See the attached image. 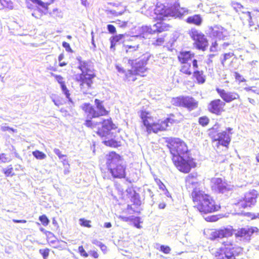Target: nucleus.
<instances>
[{
	"label": "nucleus",
	"instance_id": "nucleus-36",
	"mask_svg": "<svg viewBox=\"0 0 259 259\" xmlns=\"http://www.w3.org/2000/svg\"><path fill=\"white\" fill-rule=\"evenodd\" d=\"M209 119L206 116H202L199 118V123L203 126L207 125L209 123Z\"/></svg>",
	"mask_w": 259,
	"mask_h": 259
},
{
	"label": "nucleus",
	"instance_id": "nucleus-34",
	"mask_svg": "<svg viewBox=\"0 0 259 259\" xmlns=\"http://www.w3.org/2000/svg\"><path fill=\"white\" fill-rule=\"evenodd\" d=\"M61 90L63 94L65 95L66 97L68 99L70 102H72L71 99L70 98L69 91L67 89L65 84H63L60 85Z\"/></svg>",
	"mask_w": 259,
	"mask_h": 259
},
{
	"label": "nucleus",
	"instance_id": "nucleus-48",
	"mask_svg": "<svg viewBox=\"0 0 259 259\" xmlns=\"http://www.w3.org/2000/svg\"><path fill=\"white\" fill-rule=\"evenodd\" d=\"M218 44L215 41L212 43V45L210 48V51L212 52H215L218 51Z\"/></svg>",
	"mask_w": 259,
	"mask_h": 259
},
{
	"label": "nucleus",
	"instance_id": "nucleus-30",
	"mask_svg": "<svg viewBox=\"0 0 259 259\" xmlns=\"http://www.w3.org/2000/svg\"><path fill=\"white\" fill-rule=\"evenodd\" d=\"M191 67V65L189 63L184 64V65L182 66L180 71L187 75H191L192 72L190 70Z\"/></svg>",
	"mask_w": 259,
	"mask_h": 259
},
{
	"label": "nucleus",
	"instance_id": "nucleus-23",
	"mask_svg": "<svg viewBox=\"0 0 259 259\" xmlns=\"http://www.w3.org/2000/svg\"><path fill=\"white\" fill-rule=\"evenodd\" d=\"M231 6L232 8L235 10L237 12H242L244 15V17L248 21L249 25L250 26H252V21H251V16L250 13L248 11L244 12L243 10L244 8L239 3L232 2L231 3Z\"/></svg>",
	"mask_w": 259,
	"mask_h": 259
},
{
	"label": "nucleus",
	"instance_id": "nucleus-14",
	"mask_svg": "<svg viewBox=\"0 0 259 259\" xmlns=\"http://www.w3.org/2000/svg\"><path fill=\"white\" fill-rule=\"evenodd\" d=\"M198 210L202 212L209 213L218 211L220 208V206L216 205L215 202L212 199L211 197L209 196L202 203L198 205L197 206Z\"/></svg>",
	"mask_w": 259,
	"mask_h": 259
},
{
	"label": "nucleus",
	"instance_id": "nucleus-29",
	"mask_svg": "<svg viewBox=\"0 0 259 259\" xmlns=\"http://www.w3.org/2000/svg\"><path fill=\"white\" fill-rule=\"evenodd\" d=\"M196 174H190L186 178V182L187 183L193 184L196 183Z\"/></svg>",
	"mask_w": 259,
	"mask_h": 259
},
{
	"label": "nucleus",
	"instance_id": "nucleus-19",
	"mask_svg": "<svg viewBox=\"0 0 259 259\" xmlns=\"http://www.w3.org/2000/svg\"><path fill=\"white\" fill-rule=\"evenodd\" d=\"M191 196L194 203L197 204V206L206 199H208L210 196L205 194L204 192L201 190L199 188H195L191 193Z\"/></svg>",
	"mask_w": 259,
	"mask_h": 259
},
{
	"label": "nucleus",
	"instance_id": "nucleus-27",
	"mask_svg": "<svg viewBox=\"0 0 259 259\" xmlns=\"http://www.w3.org/2000/svg\"><path fill=\"white\" fill-rule=\"evenodd\" d=\"M194 76L196 79L198 83H203L205 81V77L203 74L202 71H195L194 72Z\"/></svg>",
	"mask_w": 259,
	"mask_h": 259
},
{
	"label": "nucleus",
	"instance_id": "nucleus-51",
	"mask_svg": "<svg viewBox=\"0 0 259 259\" xmlns=\"http://www.w3.org/2000/svg\"><path fill=\"white\" fill-rule=\"evenodd\" d=\"M55 77V79L58 81V82L61 85L64 84L65 82L63 80V78L60 75H54Z\"/></svg>",
	"mask_w": 259,
	"mask_h": 259
},
{
	"label": "nucleus",
	"instance_id": "nucleus-35",
	"mask_svg": "<svg viewBox=\"0 0 259 259\" xmlns=\"http://www.w3.org/2000/svg\"><path fill=\"white\" fill-rule=\"evenodd\" d=\"M131 222H133L134 224V226L138 229L141 228V226L140 225V218L138 217H135L133 215H132V219L131 220Z\"/></svg>",
	"mask_w": 259,
	"mask_h": 259
},
{
	"label": "nucleus",
	"instance_id": "nucleus-17",
	"mask_svg": "<svg viewBox=\"0 0 259 259\" xmlns=\"http://www.w3.org/2000/svg\"><path fill=\"white\" fill-rule=\"evenodd\" d=\"M216 91L221 98L227 103H230L235 100L240 99L239 95L235 92L227 91L219 88H217Z\"/></svg>",
	"mask_w": 259,
	"mask_h": 259
},
{
	"label": "nucleus",
	"instance_id": "nucleus-11",
	"mask_svg": "<svg viewBox=\"0 0 259 259\" xmlns=\"http://www.w3.org/2000/svg\"><path fill=\"white\" fill-rule=\"evenodd\" d=\"M171 102L175 106L185 107L190 111L196 109L198 105V101L190 96H180L174 98Z\"/></svg>",
	"mask_w": 259,
	"mask_h": 259
},
{
	"label": "nucleus",
	"instance_id": "nucleus-63",
	"mask_svg": "<svg viewBox=\"0 0 259 259\" xmlns=\"http://www.w3.org/2000/svg\"><path fill=\"white\" fill-rule=\"evenodd\" d=\"M111 226H112V225H111V224L110 223H109H109H105L104 224V227H105V228H109L111 227Z\"/></svg>",
	"mask_w": 259,
	"mask_h": 259
},
{
	"label": "nucleus",
	"instance_id": "nucleus-3",
	"mask_svg": "<svg viewBox=\"0 0 259 259\" xmlns=\"http://www.w3.org/2000/svg\"><path fill=\"white\" fill-rule=\"evenodd\" d=\"M77 60L79 61L78 68L81 71V73L76 75V80L79 83L82 92L87 94L93 84V79L95 77L93 65L91 62L81 61L80 58Z\"/></svg>",
	"mask_w": 259,
	"mask_h": 259
},
{
	"label": "nucleus",
	"instance_id": "nucleus-7",
	"mask_svg": "<svg viewBox=\"0 0 259 259\" xmlns=\"http://www.w3.org/2000/svg\"><path fill=\"white\" fill-rule=\"evenodd\" d=\"M170 27V26L169 25L165 24L162 21L156 23L152 27L147 25L138 27L135 29L136 34L132 36V37L147 38L153 33L168 30Z\"/></svg>",
	"mask_w": 259,
	"mask_h": 259
},
{
	"label": "nucleus",
	"instance_id": "nucleus-49",
	"mask_svg": "<svg viewBox=\"0 0 259 259\" xmlns=\"http://www.w3.org/2000/svg\"><path fill=\"white\" fill-rule=\"evenodd\" d=\"M160 250L164 253L168 254L170 252V248L168 246L161 245L160 246Z\"/></svg>",
	"mask_w": 259,
	"mask_h": 259
},
{
	"label": "nucleus",
	"instance_id": "nucleus-6",
	"mask_svg": "<svg viewBox=\"0 0 259 259\" xmlns=\"http://www.w3.org/2000/svg\"><path fill=\"white\" fill-rule=\"evenodd\" d=\"M188 10L185 8H181L179 2L174 3L171 8H166L164 5H160L156 6L154 10V13L156 15V18L160 20H165V18L176 15H183L187 14Z\"/></svg>",
	"mask_w": 259,
	"mask_h": 259
},
{
	"label": "nucleus",
	"instance_id": "nucleus-32",
	"mask_svg": "<svg viewBox=\"0 0 259 259\" xmlns=\"http://www.w3.org/2000/svg\"><path fill=\"white\" fill-rule=\"evenodd\" d=\"M33 155L37 159L42 160L46 158V155L42 152L35 150L32 152Z\"/></svg>",
	"mask_w": 259,
	"mask_h": 259
},
{
	"label": "nucleus",
	"instance_id": "nucleus-61",
	"mask_svg": "<svg viewBox=\"0 0 259 259\" xmlns=\"http://www.w3.org/2000/svg\"><path fill=\"white\" fill-rule=\"evenodd\" d=\"M192 63L194 68H197L198 67L197 61L196 60L194 59L193 60Z\"/></svg>",
	"mask_w": 259,
	"mask_h": 259
},
{
	"label": "nucleus",
	"instance_id": "nucleus-57",
	"mask_svg": "<svg viewBox=\"0 0 259 259\" xmlns=\"http://www.w3.org/2000/svg\"><path fill=\"white\" fill-rule=\"evenodd\" d=\"M91 255L95 258H97L99 257L98 252L96 251H92L91 252Z\"/></svg>",
	"mask_w": 259,
	"mask_h": 259
},
{
	"label": "nucleus",
	"instance_id": "nucleus-62",
	"mask_svg": "<svg viewBox=\"0 0 259 259\" xmlns=\"http://www.w3.org/2000/svg\"><path fill=\"white\" fill-rule=\"evenodd\" d=\"M165 207V204L164 203H160L158 207L160 209H163Z\"/></svg>",
	"mask_w": 259,
	"mask_h": 259
},
{
	"label": "nucleus",
	"instance_id": "nucleus-42",
	"mask_svg": "<svg viewBox=\"0 0 259 259\" xmlns=\"http://www.w3.org/2000/svg\"><path fill=\"white\" fill-rule=\"evenodd\" d=\"M233 56H234V54L232 53H228L225 54L224 55V58L221 61L222 64L224 65L225 61L230 59Z\"/></svg>",
	"mask_w": 259,
	"mask_h": 259
},
{
	"label": "nucleus",
	"instance_id": "nucleus-39",
	"mask_svg": "<svg viewBox=\"0 0 259 259\" xmlns=\"http://www.w3.org/2000/svg\"><path fill=\"white\" fill-rule=\"evenodd\" d=\"M39 252L42 255L44 259H47L49 255L50 249L48 248L40 249Z\"/></svg>",
	"mask_w": 259,
	"mask_h": 259
},
{
	"label": "nucleus",
	"instance_id": "nucleus-60",
	"mask_svg": "<svg viewBox=\"0 0 259 259\" xmlns=\"http://www.w3.org/2000/svg\"><path fill=\"white\" fill-rule=\"evenodd\" d=\"M9 130H13L12 128H10L9 126H3L1 127V130L3 132H5L6 131H8Z\"/></svg>",
	"mask_w": 259,
	"mask_h": 259
},
{
	"label": "nucleus",
	"instance_id": "nucleus-13",
	"mask_svg": "<svg viewBox=\"0 0 259 259\" xmlns=\"http://www.w3.org/2000/svg\"><path fill=\"white\" fill-rule=\"evenodd\" d=\"M257 193L255 190L245 194L243 200H241L237 203H236V206L245 208L247 206H251L256 203V198L257 197Z\"/></svg>",
	"mask_w": 259,
	"mask_h": 259
},
{
	"label": "nucleus",
	"instance_id": "nucleus-15",
	"mask_svg": "<svg viewBox=\"0 0 259 259\" xmlns=\"http://www.w3.org/2000/svg\"><path fill=\"white\" fill-rule=\"evenodd\" d=\"M211 188L212 190L220 193H225L231 189L230 186L223 181L221 178H214L211 179Z\"/></svg>",
	"mask_w": 259,
	"mask_h": 259
},
{
	"label": "nucleus",
	"instance_id": "nucleus-53",
	"mask_svg": "<svg viewBox=\"0 0 259 259\" xmlns=\"http://www.w3.org/2000/svg\"><path fill=\"white\" fill-rule=\"evenodd\" d=\"M118 218L123 222H131V220L132 219V216L127 217H124V216H122V215H119V216H118Z\"/></svg>",
	"mask_w": 259,
	"mask_h": 259
},
{
	"label": "nucleus",
	"instance_id": "nucleus-20",
	"mask_svg": "<svg viewBox=\"0 0 259 259\" xmlns=\"http://www.w3.org/2000/svg\"><path fill=\"white\" fill-rule=\"evenodd\" d=\"M210 35L213 37L221 40L226 39L227 37V31L223 27L219 26H215L211 28Z\"/></svg>",
	"mask_w": 259,
	"mask_h": 259
},
{
	"label": "nucleus",
	"instance_id": "nucleus-56",
	"mask_svg": "<svg viewBox=\"0 0 259 259\" xmlns=\"http://www.w3.org/2000/svg\"><path fill=\"white\" fill-rule=\"evenodd\" d=\"M92 243L96 245L97 246L100 247L101 246V245L103 244L101 242L98 241L97 239L93 240L92 241Z\"/></svg>",
	"mask_w": 259,
	"mask_h": 259
},
{
	"label": "nucleus",
	"instance_id": "nucleus-2",
	"mask_svg": "<svg viewBox=\"0 0 259 259\" xmlns=\"http://www.w3.org/2000/svg\"><path fill=\"white\" fill-rule=\"evenodd\" d=\"M124 50L129 57L128 63L132 66L134 73L142 76H145L147 71L146 65L147 61L150 57V55L148 54H145L142 60L137 61L136 59L140 58L142 54L139 45L125 46Z\"/></svg>",
	"mask_w": 259,
	"mask_h": 259
},
{
	"label": "nucleus",
	"instance_id": "nucleus-46",
	"mask_svg": "<svg viewBox=\"0 0 259 259\" xmlns=\"http://www.w3.org/2000/svg\"><path fill=\"white\" fill-rule=\"evenodd\" d=\"M9 161H10V158L9 157H7L5 154H0V163H5Z\"/></svg>",
	"mask_w": 259,
	"mask_h": 259
},
{
	"label": "nucleus",
	"instance_id": "nucleus-55",
	"mask_svg": "<svg viewBox=\"0 0 259 259\" xmlns=\"http://www.w3.org/2000/svg\"><path fill=\"white\" fill-rule=\"evenodd\" d=\"M123 11H120V12H117L115 10H110L109 11L110 13L114 16H117L119 15H121L123 13Z\"/></svg>",
	"mask_w": 259,
	"mask_h": 259
},
{
	"label": "nucleus",
	"instance_id": "nucleus-38",
	"mask_svg": "<svg viewBox=\"0 0 259 259\" xmlns=\"http://www.w3.org/2000/svg\"><path fill=\"white\" fill-rule=\"evenodd\" d=\"M219 219V217L217 215H209L205 218V220L207 222H215Z\"/></svg>",
	"mask_w": 259,
	"mask_h": 259
},
{
	"label": "nucleus",
	"instance_id": "nucleus-8",
	"mask_svg": "<svg viewBox=\"0 0 259 259\" xmlns=\"http://www.w3.org/2000/svg\"><path fill=\"white\" fill-rule=\"evenodd\" d=\"M85 125L92 128L97 127L98 128L97 133L101 137H106L109 135L114 126L111 119H103L102 118H100L99 121H93L88 119L85 121Z\"/></svg>",
	"mask_w": 259,
	"mask_h": 259
},
{
	"label": "nucleus",
	"instance_id": "nucleus-44",
	"mask_svg": "<svg viewBox=\"0 0 259 259\" xmlns=\"http://www.w3.org/2000/svg\"><path fill=\"white\" fill-rule=\"evenodd\" d=\"M104 142L106 145L110 147H116L117 145V143L113 140L105 141Z\"/></svg>",
	"mask_w": 259,
	"mask_h": 259
},
{
	"label": "nucleus",
	"instance_id": "nucleus-52",
	"mask_svg": "<svg viewBox=\"0 0 259 259\" xmlns=\"http://www.w3.org/2000/svg\"><path fill=\"white\" fill-rule=\"evenodd\" d=\"M62 46L65 49L66 51L69 52H72V50L70 46V45L66 42H63L62 43Z\"/></svg>",
	"mask_w": 259,
	"mask_h": 259
},
{
	"label": "nucleus",
	"instance_id": "nucleus-33",
	"mask_svg": "<svg viewBox=\"0 0 259 259\" xmlns=\"http://www.w3.org/2000/svg\"><path fill=\"white\" fill-rule=\"evenodd\" d=\"M1 5L5 8H7L10 10L13 9V3L10 0H0Z\"/></svg>",
	"mask_w": 259,
	"mask_h": 259
},
{
	"label": "nucleus",
	"instance_id": "nucleus-24",
	"mask_svg": "<svg viewBox=\"0 0 259 259\" xmlns=\"http://www.w3.org/2000/svg\"><path fill=\"white\" fill-rule=\"evenodd\" d=\"M194 57L190 51L181 52L178 55L179 61L182 64L188 63V61Z\"/></svg>",
	"mask_w": 259,
	"mask_h": 259
},
{
	"label": "nucleus",
	"instance_id": "nucleus-25",
	"mask_svg": "<svg viewBox=\"0 0 259 259\" xmlns=\"http://www.w3.org/2000/svg\"><path fill=\"white\" fill-rule=\"evenodd\" d=\"M187 22L189 23L199 25L202 22V18L199 15H194L192 16L189 17L187 19Z\"/></svg>",
	"mask_w": 259,
	"mask_h": 259
},
{
	"label": "nucleus",
	"instance_id": "nucleus-54",
	"mask_svg": "<svg viewBox=\"0 0 259 259\" xmlns=\"http://www.w3.org/2000/svg\"><path fill=\"white\" fill-rule=\"evenodd\" d=\"M246 215L248 217H251V219H254L255 218H259V213L254 214V213H251L250 212H247L246 213Z\"/></svg>",
	"mask_w": 259,
	"mask_h": 259
},
{
	"label": "nucleus",
	"instance_id": "nucleus-12",
	"mask_svg": "<svg viewBox=\"0 0 259 259\" xmlns=\"http://www.w3.org/2000/svg\"><path fill=\"white\" fill-rule=\"evenodd\" d=\"M190 35L194 41V46L197 49L202 51L205 50L208 46V40L201 32L195 29H192Z\"/></svg>",
	"mask_w": 259,
	"mask_h": 259
},
{
	"label": "nucleus",
	"instance_id": "nucleus-9",
	"mask_svg": "<svg viewBox=\"0 0 259 259\" xmlns=\"http://www.w3.org/2000/svg\"><path fill=\"white\" fill-rule=\"evenodd\" d=\"M94 107L90 104L85 103L82 106V109L90 118H96L107 114L108 112L102 104V102L99 99H95Z\"/></svg>",
	"mask_w": 259,
	"mask_h": 259
},
{
	"label": "nucleus",
	"instance_id": "nucleus-58",
	"mask_svg": "<svg viewBox=\"0 0 259 259\" xmlns=\"http://www.w3.org/2000/svg\"><path fill=\"white\" fill-rule=\"evenodd\" d=\"M100 248H101V250L104 253H105L106 252L107 247L105 244L103 243Z\"/></svg>",
	"mask_w": 259,
	"mask_h": 259
},
{
	"label": "nucleus",
	"instance_id": "nucleus-26",
	"mask_svg": "<svg viewBox=\"0 0 259 259\" xmlns=\"http://www.w3.org/2000/svg\"><path fill=\"white\" fill-rule=\"evenodd\" d=\"M124 36V35L123 34H118L111 37L110 38V49L112 50H115V47L116 43L119 42L121 39H122Z\"/></svg>",
	"mask_w": 259,
	"mask_h": 259
},
{
	"label": "nucleus",
	"instance_id": "nucleus-16",
	"mask_svg": "<svg viewBox=\"0 0 259 259\" xmlns=\"http://www.w3.org/2000/svg\"><path fill=\"white\" fill-rule=\"evenodd\" d=\"M258 230L256 227H246L241 228L235 233L236 238L240 241L248 242L250 240L251 235Z\"/></svg>",
	"mask_w": 259,
	"mask_h": 259
},
{
	"label": "nucleus",
	"instance_id": "nucleus-45",
	"mask_svg": "<svg viewBox=\"0 0 259 259\" xmlns=\"http://www.w3.org/2000/svg\"><path fill=\"white\" fill-rule=\"evenodd\" d=\"M78 252L83 257H87L89 256V254L86 252L82 246H79Z\"/></svg>",
	"mask_w": 259,
	"mask_h": 259
},
{
	"label": "nucleus",
	"instance_id": "nucleus-47",
	"mask_svg": "<svg viewBox=\"0 0 259 259\" xmlns=\"http://www.w3.org/2000/svg\"><path fill=\"white\" fill-rule=\"evenodd\" d=\"M53 151L54 153L59 157V159H62L63 157L66 156L65 155L62 154L61 151L59 149L55 148Z\"/></svg>",
	"mask_w": 259,
	"mask_h": 259
},
{
	"label": "nucleus",
	"instance_id": "nucleus-4",
	"mask_svg": "<svg viewBox=\"0 0 259 259\" xmlns=\"http://www.w3.org/2000/svg\"><path fill=\"white\" fill-rule=\"evenodd\" d=\"M222 245L219 248H212L210 250L214 256L213 259H237L242 251L241 247L236 245L232 240L227 239L222 242Z\"/></svg>",
	"mask_w": 259,
	"mask_h": 259
},
{
	"label": "nucleus",
	"instance_id": "nucleus-64",
	"mask_svg": "<svg viewBox=\"0 0 259 259\" xmlns=\"http://www.w3.org/2000/svg\"><path fill=\"white\" fill-rule=\"evenodd\" d=\"M63 58H64V55L63 54H61L59 56V57H58L59 62H60L61 61H62V60L63 59Z\"/></svg>",
	"mask_w": 259,
	"mask_h": 259
},
{
	"label": "nucleus",
	"instance_id": "nucleus-41",
	"mask_svg": "<svg viewBox=\"0 0 259 259\" xmlns=\"http://www.w3.org/2000/svg\"><path fill=\"white\" fill-rule=\"evenodd\" d=\"M164 42V36L158 37L152 44L155 46H161Z\"/></svg>",
	"mask_w": 259,
	"mask_h": 259
},
{
	"label": "nucleus",
	"instance_id": "nucleus-40",
	"mask_svg": "<svg viewBox=\"0 0 259 259\" xmlns=\"http://www.w3.org/2000/svg\"><path fill=\"white\" fill-rule=\"evenodd\" d=\"M39 220L45 226H47L50 222L49 220L46 215H42L40 216L39 217Z\"/></svg>",
	"mask_w": 259,
	"mask_h": 259
},
{
	"label": "nucleus",
	"instance_id": "nucleus-31",
	"mask_svg": "<svg viewBox=\"0 0 259 259\" xmlns=\"http://www.w3.org/2000/svg\"><path fill=\"white\" fill-rule=\"evenodd\" d=\"M141 117L143 120V124L147 127L150 125L149 117L147 116V113L145 112H142L141 113Z\"/></svg>",
	"mask_w": 259,
	"mask_h": 259
},
{
	"label": "nucleus",
	"instance_id": "nucleus-50",
	"mask_svg": "<svg viewBox=\"0 0 259 259\" xmlns=\"http://www.w3.org/2000/svg\"><path fill=\"white\" fill-rule=\"evenodd\" d=\"M107 28L110 33L114 34L116 32V28L113 25L108 24L107 25Z\"/></svg>",
	"mask_w": 259,
	"mask_h": 259
},
{
	"label": "nucleus",
	"instance_id": "nucleus-18",
	"mask_svg": "<svg viewBox=\"0 0 259 259\" xmlns=\"http://www.w3.org/2000/svg\"><path fill=\"white\" fill-rule=\"evenodd\" d=\"M213 141H218V143L223 146L227 147L230 143L231 137L226 131L218 133L212 136Z\"/></svg>",
	"mask_w": 259,
	"mask_h": 259
},
{
	"label": "nucleus",
	"instance_id": "nucleus-59",
	"mask_svg": "<svg viewBox=\"0 0 259 259\" xmlns=\"http://www.w3.org/2000/svg\"><path fill=\"white\" fill-rule=\"evenodd\" d=\"M13 222L15 223H26V221H25V220H15V219H13Z\"/></svg>",
	"mask_w": 259,
	"mask_h": 259
},
{
	"label": "nucleus",
	"instance_id": "nucleus-37",
	"mask_svg": "<svg viewBox=\"0 0 259 259\" xmlns=\"http://www.w3.org/2000/svg\"><path fill=\"white\" fill-rule=\"evenodd\" d=\"M13 168L12 165H9V166L7 167V168L3 169V172H4L5 175L7 177L13 176Z\"/></svg>",
	"mask_w": 259,
	"mask_h": 259
},
{
	"label": "nucleus",
	"instance_id": "nucleus-22",
	"mask_svg": "<svg viewBox=\"0 0 259 259\" xmlns=\"http://www.w3.org/2000/svg\"><path fill=\"white\" fill-rule=\"evenodd\" d=\"M224 105L225 103L220 99H217L210 103L208 108L211 112L219 115L222 112V108Z\"/></svg>",
	"mask_w": 259,
	"mask_h": 259
},
{
	"label": "nucleus",
	"instance_id": "nucleus-43",
	"mask_svg": "<svg viewBox=\"0 0 259 259\" xmlns=\"http://www.w3.org/2000/svg\"><path fill=\"white\" fill-rule=\"evenodd\" d=\"M79 222L81 226L90 228L91 227V226L90 225V221L84 220V219H79Z\"/></svg>",
	"mask_w": 259,
	"mask_h": 259
},
{
	"label": "nucleus",
	"instance_id": "nucleus-28",
	"mask_svg": "<svg viewBox=\"0 0 259 259\" xmlns=\"http://www.w3.org/2000/svg\"><path fill=\"white\" fill-rule=\"evenodd\" d=\"M136 75V74L134 73V69L132 68L131 70H128L125 72V78L128 81H134L136 79L135 77V75Z\"/></svg>",
	"mask_w": 259,
	"mask_h": 259
},
{
	"label": "nucleus",
	"instance_id": "nucleus-1",
	"mask_svg": "<svg viewBox=\"0 0 259 259\" xmlns=\"http://www.w3.org/2000/svg\"><path fill=\"white\" fill-rule=\"evenodd\" d=\"M169 144V150L175 166L182 172H189L192 167L195 166V163L192 158L186 159L183 156L188 151L186 144L179 138H174L171 140Z\"/></svg>",
	"mask_w": 259,
	"mask_h": 259
},
{
	"label": "nucleus",
	"instance_id": "nucleus-21",
	"mask_svg": "<svg viewBox=\"0 0 259 259\" xmlns=\"http://www.w3.org/2000/svg\"><path fill=\"white\" fill-rule=\"evenodd\" d=\"M232 235V231L230 229H224L212 231L210 234V239L215 240L217 238H222L227 237Z\"/></svg>",
	"mask_w": 259,
	"mask_h": 259
},
{
	"label": "nucleus",
	"instance_id": "nucleus-10",
	"mask_svg": "<svg viewBox=\"0 0 259 259\" xmlns=\"http://www.w3.org/2000/svg\"><path fill=\"white\" fill-rule=\"evenodd\" d=\"M179 122V120L175 118V115L171 114L169 117L164 120H158L156 122L154 123L150 122V125L147 126L146 128L148 133H151L152 131L153 133H157L159 131L166 130L167 127L169 126V123L171 124Z\"/></svg>",
	"mask_w": 259,
	"mask_h": 259
},
{
	"label": "nucleus",
	"instance_id": "nucleus-5",
	"mask_svg": "<svg viewBox=\"0 0 259 259\" xmlns=\"http://www.w3.org/2000/svg\"><path fill=\"white\" fill-rule=\"evenodd\" d=\"M106 165L108 170L114 178H123L125 176V166L121 157L114 152L106 156Z\"/></svg>",
	"mask_w": 259,
	"mask_h": 259
}]
</instances>
